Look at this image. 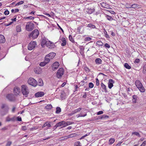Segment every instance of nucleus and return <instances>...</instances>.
Listing matches in <instances>:
<instances>
[{
    "instance_id": "obj_1",
    "label": "nucleus",
    "mask_w": 146,
    "mask_h": 146,
    "mask_svg": "<svg viewBox=\"0 0 146 146\" xmlns=\"http://www.w3.org/2000/svg\"><path fill=\"white\" fill-rule=\"evenodd\" d=\"M39 35V32L38 30L37 29H35L29 35L28 37L29 38L32 37L33 39H35L38 37Z\"/></svg>"
},
{
    "instance_id": "obj_2",
    "label": "nucleus",
    "mask_w": 146,
    "mask_h": 146,
    "mask_svg": "<svg viewBox=\"0 0 146 146\" xmlns=\"http://www.w3.org/2000/svg\"><path fill=\"white\" fill-rule=\"evenodd\" d=\"M135 85L140 92H143L145 91V89L143 86L141 82L139 80H137L135 82Z\"/></svg>"
},
{
    "instance_id": "obj_3",
    "label": "nucleus",
    "mask_w": 146,
    "mask_h": 146,
    "mask_svg": "<svg viewBox=\"0 0 146 146\" xmlns=\"http://www.w3.org/2000/svg\"><path fill=\"white\" fill-rule=\"evenodd\" d=\"M34 24L31 22H28L26 26V29L28 31H30L32 30L34 28Z\"/></svg>"
},
{
    "instance_id": "obj_4",
    "label": "nucleus",
    "mask_w": 146,
    "mask_h": 146,
    "mask_svg": "<svg viewBox=\"0 0 146 146\" xmlns=\"http://www.w3.org/2000/svg\"><path fill=\"white\" fill-rule=\"evenodd\" d=\"M21 92L23 95L27 96L29 93V90L27 87L26 85H23L21 86Z\"/></svg>"
},
{
    "instance_id": "obj_5",
    "label": "nucleus",
    "mask_w": 146,
    "mask_h": 146,
    "mask_svg": "<svg viewBox=\"0 0 146 146\" xmlns=\"http://www.w3.org/2000/svg\"><path fill=\"white\" fill-rule=\"evenodd\" d=\"M28 83L29 85L34 87L36 86L37 84L36 81L32 78H30L29 79Z\"/></svg>"
},
{
    "instance_id": "obj_6",
    "label": "nucleus",
    "mask_w": 146,
    "mask_h": 146,
    "mask_svg": "<svg viewBox=\"0 0 146 146\" xmlns=\"http://www.w3.org/2000/svg\"><path fill=\"white\" fill-rule=\"evenodd\" d=\"M36 45V42L33 41L31 42L28 46V49L29 50H31L34 49Z\"/></svg>"
},
{
    "instance_id": "obj_7",
    "label": "nucleus",
    "mask_w": 146,
    "mask_h": 146,
    "mask_svg": "<svg viewBox=\"0 0 146 146\" xmlns=\"http://www.w3.org/2000/svg\"><path fill=\"white\" fill-rule=\"evenodd\" d=\"M6 98L10 102H14L15 100V96L13 94H7L6 96Z\"/></svg>"
},
{
    "instance_id": "obj_8",
    "label": "nucleus",
    "mask_w": 146,
    "mask_h": 146,
    "mask_svg": "<svg viewBox=\"0 0 146 146\" xmlns=\"http://www.w3.org/2000/svg\"><path fill=\"white\" fill-rule=\"evenodd\" d=\"M45 45L48 48L50 49L54 48L55 47V45L54 43L47 40Z\"/></svg>"
},
{
    "instance_id": "obj_9",
    "label": "nucleus",
    "mask_w": 146,
    "mask_h": 146,
    "mask_svg": "<svg viewBox=\"0 0 146 146\" xmlns=\"http://www.w3.org/2000/svg\"><path fill=\"white\" fill-rule=\"evenodd\" d=\"M64 70L63 68H60L56 73V76L58 78H60L63 74Z\"/></svg>"
},
{
    "instance_id": "obj_10",
    "label": "nucleus",
    "mask_w": 146,
    "mask_h": 146,
    "mask_svg": "<svg viewBox=\"0 0 146 146\" xmlns=\"http://www.w3.org/2000/svg\"><path fill=\"white\" fill-rule=\"evenodd\" d=\"M59 65V64L58 62H55L52 65V70H55L57 69L58 68Z\"/></svg>"
},
{
    "instance_id": "obj_11",
    "label": "nucleus",
    "mask_w": 146,
    "mask_h": 146,
    "mask_svg": "<svg viewBox=\"0 0 146 146\" xmlns=\"http://www.w3.org/2000/svg\"><path fill=\"white\" fill-rule=\"evenodd\" d=\"M114 83V81L112 79H110L109 80L108 83V87L110 89H111L113 86V84Z\"/></svg>"
},
{
    "instance_id": "obj_12",
    "label": "nucleus",
    "mask_w": 146,
    "mask_h": 146,
    "mask_svg": "<svg viewBox=\"0 0 146 146\" xmlns=\"http://www.w3.org/2000/svg\"><path fill=\"white\" fill-rule=\"evenodd\" d=\"M35 72L37 74H40L42 72V69L40 67H37L34 69Z\"/></svg>"
},
{
    "instance_id": "obj_13",
    "label": "nucleus",
    "mask_w": 146,
    "mask_h": 146,
    "mask_svg": "<svg viewBox=\"0 0 146 146\" xmlns=\"http://www.w3.org/2000/svg\"><path fill=\"white\" fill-rule=\"evenodd\" d=\"M44 94V93L43 92H39L36 93L35 96L36 97H41L43 96Z\"/></svg>"
},
{
    "instance_id": "obj_14",
    "label": "nucleus",
    "mask_w": 146,
    "mask_h": 146,
    "mask_svg": "<svg viewBox=\"0 0 146 146\" xmlns=\"http://www.w3.org/2000/svg\"><path fill=\"white\" fill-rule=\"evenodd\" d=\"M95 11L94 8L88 7L86 9V11L89 14H92Z\"/></svg>"
},
{
    "instance_id": "obj_15",
    "label": "nucleus",
    "mask_w": 146,
    "mask_h": 146,
    "mask_svg": "<svg viewBox=\"0 0 146 146\" xmlns=\"http://www.w3.org/2000/svg\"><path fill=\"white\" fill-rule=\"evenodd\" d=\"M21 92V90L20 88L18 87H16L14 88V92L15 95H17L19 94Z\"/></svg>"
},
{
    "instance_id": "obj_16",
    "label": "nucleus",
    "mask_w": 146,
    "mask_h": 146,
    "mask_svg": "<svg viewBox=\"0 0 146 146\" xmlns=\"http://www.w3.org/2000/svg\"><path fill=\"white\" fill-rule=\"evenodd\" d=\"M1 108L2 109L4 108V110L6 111V113H7L9 110V107L6 104H3L1 106Z\"/></svg>"
},
{
    "instance_id": "obj_17",
    "label": "nucleus",
    "mask_w": 146,
    "mask_h": 146,
    "mask_svg": "<svg viewBox=\"0 0 146 146\" xmlns=\"http://www.w3.org/2000/svg\"><path fill=\"white\" fill-rule=\"evenodd\" d=\"M16 120V117L14 116L11 118H10L9 116H7L6 118V121L7 122L12 121L14 122Z\"/></svg>"
},
{
    "instance_id": "obj_18",
    "label": "nucleus",
    "mask_w": 146,
    "mask_h": 146,
    "mask_svg": "<svg viewBox=\"0 0 146 146\" xmlns=\"http://www.w3.org/2000/svg\"><path fill=\"white\" fill-rule=\"evenodd\" d=\"M56 53L53 52L50 53L46 55L47 57H49L50 59H53L55 56Z\"/></svg>"
},
{
    "instance_id": "obj_19",
    "label": "nucleus",
    "mask_w": 146,
    "mask_h": 146,
    "mask_svg": "<svg viewBox=\"0 0 146 146\" xmlns=\"http://www.w3.org/2000/svg\"><path fill=\"white\" fill-rule=\"evenodd\" d=\"M101 6L103 8H106L108 9H110V6L108 4L104 2H102L100 3Z\"/></svg>"
},
{
    "instance_id": "obj_20",
    "label": "nucleus",
    "mask_w": 146,
    "mask_h": 146,
    "mask_svg": "<svg viewBox=\"0 0 146 146\" xmlns=\"http://www.w3.org/2000/svg\"><path fill=\"white\" fill-rule=\"evenodd\" d=\"M5 41V39L4 36L2 35H0V43H3Z\"/></svg>"
},
{
    "instance_id": "obj_21",
    "label": "nucleus",
    "mask_w": 146,
    "mask_h": 146,
    "mask_svg": "<svg viewBox=\"0 0 146 146\" xmlns=\"http://www.w3.org/2000/svg\"><path fill=\"white\" fill-rule=\"evenodd\" d=\"M61 40L62 42L61 45L62 46H64L66 44V39L64 38H62L61 39Z\"/></svg>"
},
{
    "instance_id": "obj_22",
    "label": "nucleus",
    "mask_w": 146,
    "mask_h": 146,
    "mask_svg": "<svg viewBox=\"0 0 146 146\" xmlns=\"http://www.w3.org/2000/svg\"><path fill=\"white\" fill-rule=\"evenodd\" d=\"M64 123V121H62L61 122H59L57 123L56 125L54 126V127H55L56 128H57L58 127H60L61 126H62V124H63V123Z\"/></svg>"
},
{
    "instance_id": "obj_23",
    "label": "nucleus",
    "mask_w": 146,
    "mask_h": 146,
    "mask_svg": "<svg viewBox=\"0 0 146 146\" xmlns=\"http://www.w3.org/2000/svg\"><path fill=\"white\" fill-rule=\"evenodd\" d=\"M46 126H47L48 127H50L51 126V124L48 121L46 122L42 125V128H43Z\"/></svg>"
},
{
    "instance_id": "obj_24",
    "label": "nucleus",
    "mask_w": 146,
    "mask_h": 146,
    "mask_svg": "<svg viewBox=\"0 0 146 146\" xmlns=\"http://www.w3.org/2000/svg\"><path fill=\"white\" fill-rule=\"evenodd\" d=\"M48 40V39H46V38L43 39L42 40L41 43V44L42 47H43L46 44Z\"/></svg>"
},
{
    "instance_id": "obj_25",
    "label": "nucleus",
    "mask_w": 146,
    "mask_h": 146,
    "mask_svg": "<svg viewBox=\"0 0 146 146\" xmlns=\"http://www.w3.org/2000/svg\"><path fill=\"white\" fill-rule=\"evenodd\" d=\"M95 62L97 64H102V60L100 58H97L95 59Z\"/></svg>"
},
{
    "instance_id": "obj_26",
    "label": "nucleus",
    "mask_w": 146,
    "mask_h": 146,
    "mask_svg": "<svg viewBox=\"0 0 146 146\" xmlns=\"http://www.w3.org/2000/svg\"><path fill=\"white\" fill-rule=\"evenodd\" d=\"M101 87L102 89L104 90L105 92H107V91L106 88V86L103 83H102L101 84Z\"/></svg>"
},
{
    "instance_id": "obj_27",
    "label": "nucleus",
    "mask_w": 146,
    "mask_h": 146,
    "mask_svg": "<svg viewBox=\"0 0 146 146\" xmlns=\"http://www.w3.org/2000/svg\"><path fill=\"white\" fill-rule=\"evenodd\" d=\"M43 84V83L42 80L41 79H39L38 80V85L40 86H42Z\"/></svg>"
},
{
    "instance_id": "obj_28",
    "label": "nucleus",
    "mask_w": 146,
    "mask_h": 146,
    "mask_svg": "<svg viewBox=\"0 0 146 146\" xmlns=\"http://www.w3.org/2000/svg\"><path fill=\"white\" fill-rule=\"evenodd\" d=\"M132 101L134 103H136V100L137 99V97L136 95H133L132 96Z\"/></svg>"
},
{
    "instance_id": "obj_29",
    "label": "nucleus",
    "mask_w": 146,
    "mask_h": 146,
    "mask_svg": "<svg viewBox=\"0 0 146 146\" xmlns=\"http://www.w3.org/2000/svg\"><path fill=\"white\" fill-rule=\"evenodd\" d=\"M143 74H146V64L143 65Z\"/></svg>"
},
{
    "instance_id": "obj_30",
    "label": "nucleus",
    "mask_w": 146,
    "mask_h": 146,
    "mask_svg": "<svg viewBox=\"0 0 146 146\" xmlns=\"http://www.w3.org/2000/svg\"><path fill=\"white\" fill-rule=\"evenodd\" d=\"M51 59H50V58H49V57H47V56L46 55L45 57V60H44V62H46V64H47L48 62H49V61H50V60Z\"/></svg>"
},
{
    "instance_id": "obj_31",
    "label": "nucleus",
    "mask_w": 146,
    "mask_h": 146,
    "mask_svg": "<svg viewBox=\"0 0 146 146\" xmlns=\"http://www.w3.org/2000/svg\"><path fill=\"white\" fill-rule=\"evenodd\" d=\"M124 67L127 69H129L131 68V67L127 63H125L124 65Z\"/></svg>"
},
{
    "instance_id": "obj_32",
    "label": "nucleus",
    "mask_w": 146,
    "mask_h": 146,
    "mask_svg": "<svg viewBox=\"0 0 146 146\" xmlns=\"http://www.w3.org/2000/svg\"><path fill=\"white\" fill-rule=\"evenodd\" d=\"M115 141V139L114 138H111L109 140V144H113Z\"/></svg>"
},
{
    "instance_id": "obj_33",
    "label": "nucleus",
    "mask_w": 146,
    "mask_h": 146,
    "mask_svg": "<svg viewBox=\"0 0 146 146\" xmlns=\"http://www.w3.org/2000/svg\"><path fill=\"white\" fill-rule=\"evenodd\" d=\"M106 17L107 19L109 21H111L113 20V19L111 17L108 15H106Z\"/></svg>"
},
{
    "instance_id": "obj_34",
    "label": "nucleus",
    "mask_w": 146,
    "mask_h": 146,
    "mask_svg": "<svg viewBox=\"0 0 146 146\" xmlns=\"http://www.w3.org/2000/svg\"><path fill=\"white\" fill-rule=\"evenodd\" d=\"M87 27H89L92 29H94L96 28L95 26L92 24H89L87 25Z\"/></svg>"
},
{
    "instance_id": "obj_35",
    "label": "nucleus",
    "mask_w": 146,
    "mask_h": 146,
    "mask_svg": "<svg viewBox=\"0 0 146 146\" xmlns=\"http://www.w3.org/2000/svg\"><path fill=\"white\" fill-rule=\"evenodd\" d=\"M131 134L132 135H135L138 136V137H140V136L139 133L138 132H133Z\"/></svg>"
},
{
    "instance_id": "obj_36",
    "label": "nucleus",
    "mask_w": 146,
    "mask_h": 146,
    "mask_svg": "<svg viewBox=\"0 0 146 146\" xmlns=\"http://www.w3.org/2000/svg\"><path fill=\"white\" fill-rule=\"evenodd\" d=\"M69 38L70 41H71L73 43H74L75 42L74 39L73 38L72 36L70 35L69 36Z\"/></svg>"
},
{
    "instance_id": "obj_37",
    "label": "nucleus",
    "mask_w": 146,
    "mask_h": 146,
    "mask_svg": "<svg viewBox=\"0 0 146 146\" xmlns=\"http://www.w3.org/2000/svg\"><path fill=\"white\" fill-rule=\"evenodd\" d=\"M52 108V106L51 104H48L45 107V108L47 110H50Z\"/></svg>"
},
{
    "instance_id": "obj_38",
    "label": "nucleus",
    "mask_w": 146,
    "mask_h": 146,
    "mask_svg": "<svg viewBox=\"0 0 146 146\" xmlns=\"http://www.w3.org/2000/svg\"><path fill=\"white\" fill-rule=\"evenodd\" d=\"M140 62V60L139 58H136L135 59L134 63L136 64H139Z\"/></svg>"
},
{
    "instance_id": "obj_39",
    "label": "nucleus",
    "mask_w": 146,
    "mask_h": 146,
    "mask_svg": "<svg viewBox=\"0 0 146 146\" xmlns=\"http://www.w3.org/2000/svg\"><path fill=\"white\" fill-rule=\"evenodd\" d=\"M16 30L18 32H20L21 31V29L20 26H18L16 27Z\"/></svg>"
},
{
    "instance_id": "obj_40",
    "label": "nucleus",
    "mask_w": 146,
    "mask_h": 146,
    "mask_svg": "<svg viewBox=\"0 0 146 146\" xmlns=\"http://www.w3.org/2000/svg\"><path fill=\"white\" fill-rule=\"evenodd\" d=\"M61 111V108L59 107H57L56 108V113L57 114L59 113Z\"/></svg>"
},
{
    "instance_id": "obj_41",
    "label": "nucleus",
    "mask_w": 146,
    "mask_h": 146,
    "mask_svg": "<svg viewBox=\"0 0 146 146\" xmlns=\"http://www.w3.org/2000/svg\"><path fill=\"white\" fill-rule=\"evenodd\" d=\"M87 115V114L86 113L84 115H82L81 113L80 114L77 115H76V117H84L86 116Z\"/></svg>"
},
{
    "instance_id": "obj_42",
    "label": "nucleus",
    "mask_w": 146,
    "mask_h": 146,
    "mask_svg": "<svg viewBox=\"0 0 146 146\" xmlns=\"http://www.w3.org/2000/svg\"><path fill=\"white\" fill-rule=\"evenodd\" d=\"M109 116H108L105 115H102V116H101L99 118V119H102L103 118H108Z\"/></svg>"
},
{
    "instance_id": "obj_43",
    "label": "nucleus",
    "mask_w": 146,
    "mask_h": 146,
    "mask_svg": "<svg viewBox=\"0 0 146 146\" xmlns=\"http://www.w3.org/2000/svg\"><path fill=\"white\" fill-rule=\"evenodd\" d=\"M46 63L44 61L41 62L39 64V65L41 66H44L46 65Z\"/></svg>"
},
{
    "instance_id": "obj_44",
    "label": "nucleus",
    "mask_w": 146,
    "mask_h": 146,
    "mask_svg": "<svg viewBox=\"0 0 146 146\" xmlns=\"http://www.w3.org/2000/svg\"><path fill=\"white\" fill-rule=\"evenodd\" d=\"M138 6H139L137 4H134L131 5V7H130V8H135L138 7Z\"/></svg>"
},
{
    "instance_id": "obj_45",
    "label": "nucleus",
    "mask_w": 146,
    "mask_h": 146,
    "mask_svg": "<svg viewBox=\"0 0 146 146\" xmlns=\"http://www.w3.org/2000/svg\"><path fill=\"white\" fill-rule=\"evenodd\" d=\"M74 146H82L80 142L78 141L75 142Z\"/></svg>"
},
{
    "instance_id": "obj_46",
    "label": "nucleus",
    "mask_w": 146,
    "mask_h": 146,
    "mask_svg": "<svg viewBox=\"0 0 146 146\" xmlns=\"http://www.w3.org/2000/svg\"><path fill=\"white\" fill-rule=\"evenodd\" d=\"M65 95V92L64 91H62L61 92L60 97L61 98H63L64 97Z\"/></svg>"
},
{
    "instance_id": "obj_47",
    "label": "nucleus",
    "mask_w": 146,
    "mask_h": 146,
    "mask_svg": "<svg viewBox=\"0 0 146 146\" xmlns=\"http://www.w3.org/2000/svg\"><path fill=\"white\" fill-rule=\"evenodd\" d=\"M75 134H71L66 137L67 138H71L74 137L75 135Z\"/></svg>"
},
{
    "instance_id": "obj_48",
    "label": "nucleus",
    "mask_w": 146,
    "mask_h": 146,
    "mask_svg": "<svg viewBox=\"0 0 146 146\" xmlns=\"http://www.w3.org/2000/svg\"><path fill=\"white\" fill-rule=\"evenodd\" d=\"M96 43L99 46H102L103 45V43L100 41H97Z\"/></svg>"
},
{
    "instance_id": "obj_49",
    "label": "nucleus",
    "mask_w": 146,
    "mask_h": 146,
    "mask_svg": "<svg viewBox=\"0 0 146 146\" xmlns=\"http://www.w3.org/2000/svg\"><path fill=\"white\" fill-rule=\"evenodd\" d=\"M104 33L105 35V37L108 38H109V35L107 34V33L106 30L104 29Z\"/></svg>"
},
{
    "instance_id": "obj_50",
    "label": "nucleus",
    "mask_w": 146,
    "mask_h": 146,
    "mask_svg": "<svg viewBox=\"0 0 146 146\" xmlns=\"http://www.w3.org/2000/svg\"><path fill=\"white\" fill-rule=\"evenodd\" d=\"M24 18L25 19H30L31 20H33L35 18L34 17H33L32 16H29L28 17H25Z\"/></svg>"
},
{
    "instance_id": "obj_51",
    "label": "nucleus",
    "mask_w": 146,
    "mask_h": 146,
    "mask_svg": "<svg viewBox=\"0 0 146 146\" xmlns=\"http://www.w3.org/2000/svg\"><path fill=\"white\" fill-rule=\"evenodd\" d=\"M24 2L23 1H21L17 3L15 5V6H17L19 5H20L24 3Z\"/></svg>"
},
{
    "instance_id": "obj_52",
    "label": "nucleus",
    "mask_w": 146,
    "mask_h": 146,
    "mask_svg": "<svg viewBox=\"0 0 146 146\" xmlns=\"http://www.w3.org/2000/svg\"><path fill=\"white\" fill-rule=\"evenodd\" d=\"M66 122L67 126L74 123V122H70V121H67Z\"/></svg>"
},
{
    "instance_id": "obj_53",
    "label": "nucleus",
    "mask_w": 146,
    "mask_h": 146,
    "mask_svg": "<svg viewBox=\"0 0 146 146\" xmlns=\"http://www.w3.org/2000/svg\"><path fill=\"white\" fill-rule=\"evenodd\" d=\"M94 85L93 83L92 82H90L89 83V86L90 88H93V87H94Z\"/></svg>"
},
{
    "instance_id": "obj_54",
    "label": "nucleus",
    "mask_w": 146,
    "mask_h": 146,
    "mask_svg": "<svg viewBox=\"0 0 146 146\" xmlns=\"http://www.w3.org/2000/svg\"><path fill=\"white\" fill-rule=\"evenodd\" d=\"M38 127H36L31 128L30 130H31L33 131L35 130L38 129Z\"/></svg>"
},
{
    "instance_id": "obj_55",
    "label": "nucleus",
    "mask_w": 146,
    "mask_h": 146,
    "mask_svg": "<svg viewBox=\"0 0 146 146\" xmlns=\"http://www.w3.org/2000/svg\"><path fill=\"white\" fill-rule=\"evenodd\" d=\"M96 85L97 86H98L99 85V81L98 78H96Z\"/></svg>"
},
{
    "instance_id": "obj_56",
    "label": "nucleus",
    "mask_w": 146,
    "mask_h": 146,
    "mask_svg": "<svg viewBox=\"0 0 146 146\" xmlns=\"http://www.w3.org/2000/svg\"><path fill=\"white\" fill-rule=\"evenodd\" d=\"M84 70H85L86 72H89L90 71V70L89 68L87 67H85L84 68Z\"/></svg>"
},
{
    "instance_id": "obj_57",
    "label": "nucleus",
    "mask_w": 146,
    "mask_h": 146,
    "mask_svg": "<svg viewBox=\"0 0 146 146\" xmlns=\"http://www.w3.org/2000/svg\"><path fill=\"white\" fill-rule=\"evenodd\" d=\"M12 144V142L11 141H8L7 142L6 146H10Z\"/></svg>"
},
{
    "instance_id": "obj_58",
    "label": "nucleus",
    "mask_w": 146,
    "mask_h": 146,
    "mask_svg": "<svg viewBox=\"0 0 146 146\" xmlns=\"http://www.w3.org/2000/svg\"><path fill=\"white\" fill-rule=\"evenodd\" d=\"M104 46L106 48H109L110 47V46L108 43H106L104 44Z\"/></svg>"
},
{
    "instance_id": "obj_59",
    "label": "nucleus",
    "mask_w": 146,
    "mask_h": 146,
    "mask_svg": "<svg viewBox=\"0 0 146 146\" xmlns=\"http://www.w3.org/2000/svg\"><path fill=\"white\" fill-rule=\"evenodd\" d=\"M4 13L5 15H8L9 14V11L8 10H6L5 11Z\"/></svg>"
},
{
    "instance_id": "obj_60",
    "label": "nucleus",
    "mask_w": 146,
    "mask_h": 146,
    "mask_svg": "<svg viewBox=\"0 0 146 146\" xmlns=\"http://www.w3.org/2000/svg\"><path fill=\"white\" fill-rule=\"evenodd\" d=\"M27 127L26 126H23L22 127V129L23 130H25L27 129Z\"/></svg>"
},
{
    "instance_id": "obj_61",
    "label": "nucleus",
    "mask_w": 146,
    "mask_h": 146,
    "mask_svg": "<svg viewBox=\"0 0 146 146\" xmlns=\"http://www.w3.org/2000/svg\"><path fill=\"white\" fill-rule=\"evenodd\" d=\"M91 40V38L90 37H87L85 38V41H90Z\"/></svg>"
},
{
    "instance_id": "obj_62",
    "label": "nucleus",
    "mask_w": 146,
    "mask_h": 146,
    "mask_svg": "<svg viewBox=\"0 0 146 146\" xmlns=\"http://www.w3.org/2000/svg\"><path fill=\"white\" fill-rule=\"evenodd\" d=\"M66 126H67V125L66 124V122L64 121V123H63V124H62V127H64Z\"/></svg>"
},
{
    "instance_id": "obj_63",
    "label": "nucleus",
    "mask_w": 146,
    "mask_h": 146,
    "mask_svg": "<svg viewBox=\"0 0 146 146\" xmlns=\"http://www.w3.org/2000/svg\"><path fill=\"white\" fill-rule=\"evenodd\" d=\"M146 145V141H144L143 142L141 145L140 146H145Z\"/></svg>"
},
{
    "instance_id": "obj_64",
    "label": "nucleus",
    "mask_w": 146,
    "mask_h": 146,
    "mask_svg": "<svg viewBox=\"0 0 146 146\" xmlns=\"http://www.w3.org/2000/svg\"><path fill=\"white\" fill-rule=\"evenodd\" d=\"M16 108V106H13V108L12 110V112H13V113L14 112Z\"/></svg>"
}]
</instances>
